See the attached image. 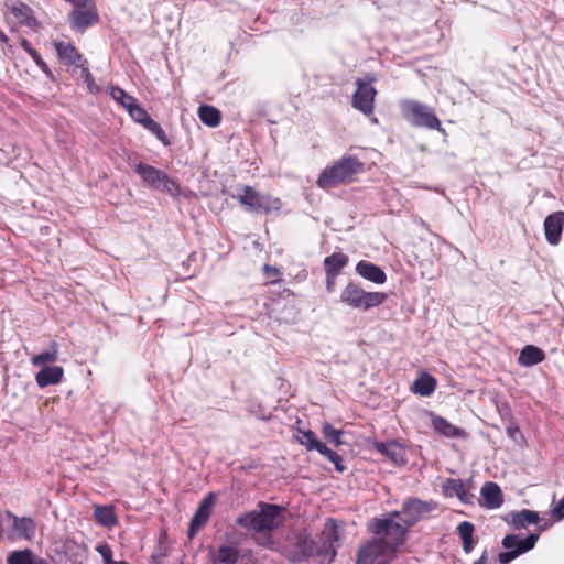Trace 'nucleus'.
<instances>
[{"mask_svg": "<svg viewBox=\"0 0 564 564\" xmlns=\"http://www.w3.org/2000/svg\"><path fill=\"white\" fill-rule=\"evenodd\" d=\"M284 508L279 505L260 501L257 509L240 514L236 524L252 534L271 533L283 522Z\"/></svg>", "mask_w": 564, "mask_h": 564, "instance_id": "nucleus-1", "label": "nucleus"}, {"mask_svg": "<svg viewBox=\"0 0 564 564\" xmlns=\"http://www.w3.org/2000/svg\"><path fill=\"white\" fill-rule=\"evenodd\" d=\"M364 163L354 155H345L319 174L316 184L319 188L328 189L344 183H350L362 172Z\"/></svg>", "mask_w": 564, "mask_h": 564, "instance_id": "nucleus-2", "label": "nucleus"}, {"mask_svg": "<svg viewBox=\"0 0 564 564\" xmlns=\"http://www.w3.org/2000/svg\"><path fill=\"white\" fill-rule=\"evenodd\" d=\"M399 518L400 512L393 511L387 518H375L370 522V532L393 553L404 543L409 529L403 522L395 520Z\"/></svg>", "mask_w": 564, "mask_h": 564, "instance_id": "nucleus-3", "label": "nucleus"}, {"mask_svg": "<svg viewBox=\"0 0 564 564\" xmlns=\"http://www.w3.org/2000/svg\"><path fill=\"white\" fill-rule=\"evenodd\" d=\"M387 300L382 292H367L359 284L349 282L340 293V302L360 311H368L381 305Z\"/></svg>", "mask_w": 564, "mask_h": 564, "instance_id": "nucleus-4", "label": "nucleus"}, {"mask_svg": "<svg viewBox=\"0 0 564 564\" xmlns=\"http://www.w3.org/2000/svg\"><path fill=\"white\" fill-rule=\"evenodd\" d=\"M35 522L28 517L19 518L11 511L0 517V538L14 541L18 539L31 540L35 533Z\"/></svg>", "mask_w": 564, "mask_h": 564, "instance_id": "nucleus-5", "label": "nucleus"}, {"mask_svg": "<svg viewBox=\"0 0 564 564\" xmlns=\"http://www.w3.org/2000/svg\"><path fill=\"white\" fill-rule=\"evenodd\" d=\"M134 171L141 177L144 185L171 196H178L181 194L180 185L165 172L142 162L135 164Z\"/></svg>", "mask_w": 564, "mask_h": 564, "instance_id": "nucleus-6", "label": "nucleus"}, {"mask_svg": "<svg viewBox=\"0 0 564 564\" xmlns=\"http://www.w3.org/2000/svg\"><path fill=\"white\" fill-rule=\"evenodd\" d=\"M403 117L414 127L427 128L431 130H442L440 119L433 109L415 100H404L401 102Z\"/></svg>", "mask_w": 564, "mask_h": 564, "instance_id": "nucleus-7", "label": "nucleus"}, {"mask_svg": "<svg viewBox=\"0 0 564 564\" xmlns=\"http://www.w3.org/2000/svg\"><path fill=\"white\" fill-rule=\"evenodd\" d=\"M539 536V533H530L528 536L521 539L517 534H507L501 541V545L506 551L499 553L498 562L500 564H508L531 551L535 546Z\"/></svg>", "mask_w": 564, "mask_h": 564, "instance_id": "nucleus-8", "label": "nucleus"}, {"mask_svg": "<svg viewBox=\"0 0 564 564\" xmlns=\"http://www.w3.org/2000/svg\"><path fill=\"white\" fill-rule=\"evenodd\" d=\"M245 208L253 213H268L279 210L281 200L270 195L261 194L253 187L246 185L242 193L234 196Z\"/></svg>", "mask_w": 564, "mask_h": 564, "instance_id": "nucleus-9", "label": "nucleus"}, {"mask_svg": "<svg viewBox=\"0 0 564 564\" xmlns=\"http://www.w3.org/2000/svg\"><path fill=\"white\" fill-rule=\"evenodd\" d=\"M99 20L97 8L91 0L87 3L74 7L69 13L70 28L75 31H84Z\"/></svg>", "mask_w": 564, "mask_h": 564, "instance_id": "nucleus-10", "label": "nucleus"}, {"mask_svg": "<svg viewBox=\"0 0 564 564\" xmlns=\"http://www.w3.org/2000/svg\"><path fill=\"white\" fill-rule=\"evenodd\" d=\"M392 553L383 545L381 540L373 536L372 540L359 549L356 564H388L384 556Z\"/></svg>", "mask_w": 564, "mask_h": 564, "instance_id": "nucleus-11", "label": "nucleus"}, {"mask_svg": "<svg viewBox=\"0 0 564 564\" xmlns=\"http://www.w3.org/2000/svg\"><path fill=\"white\" fill-rule=\"evenodd\" d=\"M357 90L352 95V107L362 112L366 116H369L373 111L375 97L377 95V90L373 86L368 83H365L361 79L356 82Z\"/></svg>", "mask_w": 564, "mask_h": 564, "instance_id": "nucleus-12", "label": "nucleus"}, {"mask_svg": "<svg viewBox=\"0 0 564 564\" xmlns=\"http://www.w3.org/2000/svg\"><path fill=\"white\" fill-rule=\"evenodd\" d=\"M434 508L431 502L422 501L417 498L406 500L402 510L399 511L400 516L403 514L402 522L408 527H412L417 523L425 514L430 513Z\"/></svg>", "mask_w": 564, "mask_h": 564, "instance_id": "nucleus-13", "label": "nucleus"}, {"mask_svg": "<svg viewBox=\"0 0 564 564\" xmlns=\"http://www.w3.org/2000/svg\"><path fill=\"white\" fill-rule=\"evenodd\" d=\"M214 503V494H208L199 503L195 514L193 516L188 529V536L192 539L198 530H200L209 520L212 507Z\"/></svg>", "mask_w": 564, "mask_h": 564, "instance_id": "nucleus-14", "label": "nucleus"}, {"mask_svg": "<svg viewBox=\"0 0 564 564\" xmlns=\"http://www.w3.org/2000/svg\"><path fill=\"white\" fill-rule=\"evenodd\" d=\"M373 447L394 465L400 466L406 463V448L398 441L375 442Z\"/></svg>", "mask_w": 564, "mask_h": 564, "instance_id": "nucleus-15", "label": "nucleus"}, {"mask_svg": "<svg viewBox=\"0 0 564 564\" xmlns=\"http://www.w3.org/2000/svg\"><path fill=\"white\" fill-rule=\"evenodd\" d=\"M564 226V213L563 212H555L553 214H550L544 219V232H545V239L546 241L552 245L556 246L561 241L562 238V231Z\"/></svg>", "mask_w": 564, "mask_h": 564, "instance_id": "nucleus-16", "label": "nucleus"}, {"mask_svg": "<svg viewBox=\"0 0 564 564\" xmlns=\"http://www.w3.org/2000/svg\"><path fill=\"white\" fill-rule=\"evenodd\" d=\"M54 45L57 56L64 65L79 66L83 62L87 63V59L83 57L73 44L59 41Z\"/></svg>", "mask_w": 564, "mask_h": 564, "instance_id": "nucleus-17", "label": "nucleus"}, {"mask_svg": "<svg viewBox=\"0 0 564 564\" xmlns=\"http://www.w3.org/2000/svg\"><path fill=\"white\" fill-rule=\"evenodd\" d=\"M481 505L488 509H497L503 503V495L500 487L492 481H487L481 487Z\"/></svg>", "mask_w": 564, "mask_h": 564, "instance_id": "nucleus-18", "label": "nucleus"}, {"mask_svg": "<svg viewBox=\"0 0 564 564\" xmlns=\"http://www.w3.org/2000/svg\"><path fill=\"white\" fill-rule=\"evenodd\" d=\"M315 552V542L310 538H303L299 540L289 551V558L292 562L301 563L313 556Z\"/></svg>", "mask_w": 564, "mask_h": 564, "instance_id": "nucleus-19", "label": "nucleus"}, {"mask_svg": "<svg viewBox=\"0 0 564 564\" xmlns=\"http://www.w3.org/2000/svg\"><path fill=\"white\" fill-rule=\"evenodd\" d=\"M443 492L446 497H457L462 503H471L473 496L465 482L460 479L449 478L443 484Z\"/></svg>", "mask_w": 564, "mask_h": 564, "instance_id": "nucleus-20", "label": "nucleus"}, {"mask_svg": "<svg viewBox=\"0 0 564 564\" xmlns=\"http://www.w3.org/2000/svg\"><path fill=\"white\" fill-rule=\"evenodd\" d=\"M356 272L361 278L376 284H382L387 280V275L380 267L365 260H361L357 263Z\"/></svg>", "mask_w": 564, "mask_h": 564, "instance_id": "nucleus-21", "label": "nucleus"}, {"mask_svg": "<svg viewBox=\"0 0 564 564\" xmlns=\"http://www.w3.org/2000/svg\"><path fill=\"white\" fill-rule=\"evenodd\" d=\"M64 370L59 366H45L35 376V381L39 387L45 388L48 386L57 384L62 381Z\"/></svg>", "mask_w": 564, "mask_h": 564, "instance_id": "nucleus-22", "label": "nucleus"}, {"mask_svg": "<svg viewBox=\"0 0 564 564\" xmlns=\"http://www.w3.org/2000/svg\"><path fill=\"white\" fill-rule=\"evenodd\" d=\"M509 518V523L514 530L525 529L528 524H536L540 520V516L536 511L528 509L512 511Z\"/></svg>", "mask_w": 564, "mask_h": 564, "instance_id": "nucleus-23", "label": "nucleus"}, {"mask_svg": "<svg viewBox=\"0 0 564 564\" xmlns=\"http://www.w3.org/2000/svg\"><path fill=\"white\" fill-rule=\"evenodd\" d=\"M8 11L17 19V21L28 28L34 29L37 25L33 15V10L24 3H15L8 6Z\"/></svg>", "mask_w": 564, "mask_h": 564, "instance_id": "nucleus-24", "label": "nucleus"}, {"mask_svg": "<svg viewBox=\"0 0 564 564\" xmlns=\"http://www.w3.org/2000/svg\"><path fill=\"white\" fill-rule=\"evenodd\" d=\"M545 358L544 351L533 345H527L522 348L518 357V364L524 367H532L542 362Z\"/></svg>", "mask_w": 564, "mask_h": 564, "instance_id": "nucleus-25", "label": "nucleus"}, {"mask_svg": "<svg viewBox=\"0 0 564 564\" xmlns=\"http://www.w3.org/2000/svg\"><path fill=\"white\" fill-rule=\"evenodd\" d=\"M8 564H48L44 558L36 556L31 550L13 551L8 555Z\"/></svg>", "mask_w": 564, "mask_h": 564, "instance_id": "nucleus-26", "label": "nucleus"}, {"mask_svg": "<svg viewBox=\"0 0 564 564\" xmlns=\"http://www.w3.org/2000/svg\"><path fill=\"white\" fill-rule=\"evenodd\" d=\"M474 532L475 525L469 521H463L457 527V533L463 542L465 553H470L475 547Z\"/></svg>", "mask_w": 564, "mask_h": 564, "instance_id": "nucleus-27", "label": "nucleus"}, {"mask_svg": "<svg viewBox=\"0 0 564 564\" xmlns=\"http://www.w3.org/2000/svg\"><path fill=\"white\" fill-rule=\"evenodd\" d=\"M198 118L204 124L215 128L218 127L221 121V113L214 106L202 105L198 108Z\"/></svg>", "mask_w": 564, "mask_h": 564, "instance_id": "nucleus-28", "label": "nucleus"}, {"mask_svg": "<svg viewBox=\"0 0 564 564\" xmlns=\"http://www.w3.org/2000/svg\"><path fill=\"white\" fill-rule=\"evenodd\" d=\"M348 263V256L341 252L333 253L324 259L325 272L338 275Z\"/></svg>", "mask_w": 564, "mask_h": 564, "instance_id": "nucleus-29", "label": "nucleus"}, {"mask_svg": "<svg viewBox=\"0 0 564 564\" xmlns=\"http://www.w3.org/2000/svg\"><path fill=\"white\" fill-rule=\"evenodd\" d=\"M436 389V380L429 373H422L413 382V391L420 395L429 397Z\"/></svg>", "mask_w": 564, "mask_h": 564, "instance_id": "nucleus-30", "label": "nucleus"}, {"mask_svg": "<svg viewBox=\"0 0 564 564\" xmlns=\"http://www.w3.org/2000/svg\"><path fill=\"white\" fill-rule=\"evenodd\" d=\"M94 517L97 523L107 528L117 523V517L111 506H95Z\"/></svg>", "mask_w": 564, "mask_h": 564, "instance_id": "nucleus-31", "label": "nucleus"}, {"mask_svg": "<svg viewBox=\"0 0 564 564\" xmlns=\"http://www.w3.org/2000/svg\"><path fill=\"white\" fill-rule=\"evenodd\" d=\"M58 357V344L53 340L50 345V348L45 351H42L31 358V364L35 367L46 366L48 364L55 362Z\"/></svg>", "mask_w": 564, "mask_h": 564, "instance_id": "nucleus-32", "label": "nucleus"}, {"mask_svg": "<svg viewBox=\"0 0 564 564\" xmlns=\"http://www.w3.org/2000/svg\"><path fill=\"white\" fill-rule=\"evenodd\" d=\"M432 425L436 432L447 437H459L463 435V431L449 423L442 416H435L432 420Z\"/></svg>", "mask_w": 564, "mask_h": 564, "instance_id": "nucleus-33", "label": "nucleus"}, {"mask_svg": "<svg viewBox=\"0 0 564 564\" xmlns=\"http://www.w3.org/2000/svg\"><path fill=\"white\" fill-rule=\"evenodd\" d=\"M296 440L301 445L305 446L307 451H317L321 453L322 447L325 446L324 443L317 440L312 430H299Z\"/></svg>", "mask_w": 564, "mask_h": 564, "instance_id": "nucleus-34", "label": "nucleus"}, {"mask_svg": "<svg viewBox=\"0 0 564 564\" xmlns=\"http://www.w3.org/2000/svg\"><path fill=\"white\" fill-rule=\"evenodd\" d=\"M239 560V551L236 546L221 545L218 549L215 562L223 564H236Z\"/></svg>", "mask_w": 564, "mask_h": 564, "instance_id": "nucleus-35", "label": "nucleus"}, {"mask_svg": "<svg viewBox=\"0 0 564 564\" xmlns=\"http://www.w3.org/2000/svg\"><path fill=\"white\" fill-rule=\"evenodd\" d=\"M110 96L113 100L119 102L124 109L131 108V105L137 100L134 97L128 95L122 88L117 86L110 87Z\"/></svg>", "mask_w": 564, "mask_h": 564, "instance_id": "nucleus-36", "label": "nucleus"}, {"mask_svg": "<svg viewBox=\"0 0 564 564\" xmlns=\"http://www.w3.org/2000/svg\"><path fill=\"white\" fill-rule=\"evenodd\" d=\"M21 46L23 50L32 57L34 63L46 74L51 75V70L47 64L42 59L40 54L31 46L30 42L25 39L21 41Z\"/></svg>", "mask_w": 564, "mask_h": 564, "instance_id": "nucleus-37", "label": "nucleus"}, {"mask_svg": "<svg viewBox=\"0 0 564 564\" xmlns=\"http://www.w3.org/2000/svg\"><path fill=\"white\" fill-rule=\"evenodd\" d=\"M322 432H323V435L324 437L332 444H334L335 446H339L343 444V441H341V435H343V431L341 430H338L336 427H334L332 424L329 423H325L322 427Z\"/></svg>", "mask_w": 564, "mask_h": 564, "instance_id": "nucleus-38", "label": "nucleus"}, {"mask_svg": "<svg viewBox=\"0 0 564 564\" xmlns=\"http://www.w3.org/2000/svg\"><path fill=\"white\" fill-rule=\"evenodd\" d=\"M148 131H150L156 139L162 142L164 145H170L171 141L167 138L166 133L162 129V127L152 118L143 126Z\"/></svg>", "mask_w": 564, "mask_h": 564, "instance_id": "nucleus-39", "label": "nucleus"}, {"mask_svg": "<svg viewBox=\"0 0 564 564\" xmlns=\"http://www.w3.org/2000/svg\"><path fill=\"white\" fill-rule=\"evenodd\" d=\"M126 110L135 122L142 126H144L151 119L148 112L137 104V100L131 105V108H127Z\"/></svg>", "mask_w": 564, "mask_h": 564, "instance_id": "nucleus-40", "label": "nucleus"}, {"mask_svg": "<svg viewBox=\"0 0 564 564\" xmlns=\"http://www.w3.org/2000/svg\"><path fill=\"white\" fill-rule=\"evenodd\" d=\"M78 67L80 68V78L86 84L88 91L90 94H97L99 91V87L96 85L94 77L87 67V63L83 62Z\"/></svg>", "mask_w": 564, "mask_h": 564, "instance_id": "nucleus-41", "label": "nucleus"}, {"mask_svg": "<svg viewBox=\"0 0 564 564\" xmlns=\"http://www.w3.org/2000/svg\"><path fill=\"white\" fill-rule=\"evenodd\" d=\"M323 456H325L329 462H332L335 465V468L338 471H343L345 469L343 465V458L341 456L336 453L335 451L328 448L326 445L322 447L321 453Z\"/></svg>", "mask_w": 564, "mask_h": 564, "instance_id": "nucleus-42", "label": "nucleus"}, {"mask_svg": "<svg viewBox=\"0 0 564 564\" xmlns=\"http://www.w3.org/2000/svg\"><path fill=\"white\" fill-rule=\"evenodd\" d=\"M96 551L102 557L104 564H109L110 562H112V550L107 543L99 544L96 547Z\"/></svg>", "mask_w": 564, "mask_h": 564, "instance_id": "nucleus-43", "label": "nucleus"}, {"mask_svg": "<svg viewBox=\"0 0 564 564\" xmlns=\"http://www.w3.org/2000/svg\"><path fill=\"white\" fill-rule=\"evenodd\" d=\"M551 516L555 521H561L564 519V497L554 505L551 510Z\"/></svg>", "mask_w": 564, "mask_h": 564, "instance_id": "nucleus-44", "label": "nucleus"}, {"mask_svg": "<svg viewBox=\"0 0 564 564\" xmlns=\"http://www.w3.org/2000/svg\"><path fill=\"white\" fill-rule=\"evenodd\" d=\"M337 278V275H332L330 273H326V289L328 292H333L334 291V285H335V279Z\"/></svg>", "mask_w": 564, "mask_h": 564, "instance_id": "nucleus-45", "label": "nucleus"}, {"mask_svg": "<svg viewBox=\"0 0 564 564\" xmlns=\"http://www.w3.org/2000/svg\"><path fill=\"white\" fill-rule=\"evenodd\" d=\"M517 433H519V429H518V426H516V425H509V426L507 427V434H508V436H510V437L514 438Z\"/></svg>", "mask_w": 564, "mask_h": 564, "instance_id": "nucleus-46", "label": "nucleus"}, {"mask_svg": "<svg viewBox=\"0 0 564 564\" xmlns=\"http://www.w3.org/2000/svg\"><path fill=\"white\" fill-rule=\"evenodd\" d=\"M474 564H487V551H484L481 556Z\"/></svg>", "mask_w": 564, "mask_h": 564, "instance_id": "nucleus-47", "label": "nucleus"}, {"mask_svg": "<svg viewBox=\"0 0 564 564\" xmlns=\"http://www.w3.org/2000/svg\"><path fill=\"white\" fill-rule=\"evenodd\" d=\"M264 269L270 275H275L279 272L276 268L270 265H265Z\"/></svg>", "mask_w": 564, "mask_h": 564, "instance_id": "nucleus-48", "label": "nucleus"}, {"mask_svg": "<svg viewBox=\"0 0 564 564\" xmlns=\"http://www.w3.org/2000/svg\"><path fill=\"white\" fill-rule=\"evenodd\" d=\"M109 564H129V563L126 561H113L112 560V562H110Z\"/></svg>", "mask_w": 564, "mask_h": 564, "instance_id": "nucleus-49", "label": "nucleus"}]
</instances>
